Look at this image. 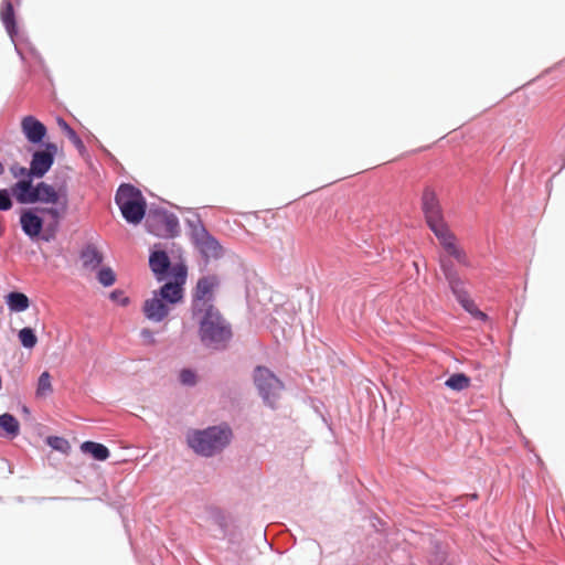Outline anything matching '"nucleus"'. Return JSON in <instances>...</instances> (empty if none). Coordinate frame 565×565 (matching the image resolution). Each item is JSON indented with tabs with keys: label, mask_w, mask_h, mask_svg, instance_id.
<instances>
[{
	"label": "nucleus",
	"mask_w": 565,
	"mask_h": 565,
	"mask_svg": "<svg viewBox=\"0 0 565 565\" xmlns=\"http://www.w3.org/2000/svg\"><path fill=\"white\" fill-rule=\"evenodd\" d=\"M13 200L11 189H0V212L10 211L13 206Z\"/></svg>",
	"instance_id": "35"
},
{
	"label": "nucleus",
	"mask_w": 565,
	"mask_h": 565,
	"mask_svg": "<svg viewBox=\"0 0 565 565\" xmlns=\"http://www.w3.org/2000/svg\"><path fill=\"white\" fill-rule=\"evenodd\" d=\"M20 345L26 350H32L38 344V335L32 327H24L18 332Z\"/></svg>",
	"instance_id": "27"
},
{
	"label": "nucleus",
	"mask_w": 565,
	"mask_h": 565,
	"mask_svg": "<svg viewBox=\"0 0 565 565\" xmlns=\"http://www.w3.org/2000/svg\"><path fill=\"white\" fill-rule=\"evenodd\" d=\"M215 539L226 540L228 544V550L235 554H238L242 551L243 544V533L238 526H231L225 532L220 535H214Z\"/></svg>",
	"instance_id": "22"
},
{
	"label": "nucleus",
	"mask_w": 565,
	"mask_h": 565,
	"mask_svg": "<svg viewBox=\"0 0 565 565\" xmlns=\"http://www.w3.org/2000/svg\"><path fill=\"white\" fill-rule=\"evenodd\" d=\"M524 445H525V447L530 446V441L526 438H524Z\"/></svg>",
	"instance_id": "45"
},
{
	"label": "nucleus",
	"mask_w": 565,
	"mask_h": 565,
	"mask_svg": "<svg viewBox=\"0 0 565 565\" xmlns=\"http://www.w3.org/2000/svg\"><path fill=\"white\" fill-rule=\"evenodd\" d=\"M439 243L449 255V258H455L459 264L469 266L466 252L457 245L456 235L451 232L445 237H439Z\"/></svg>",
	"instance_id": "18"
},
{
	"label": "nucleus",
	"mask_w": 565,
	"mask_h": 565,
	"mask_svg": "<svg viewBox=\"0 0 565 565\" xmlns=\"http://www.w3.org/2000/svg\"><path fill=\"white\" fill-rule=\"evenodd\" d=\"M206 511L209 520L217 526L220 534L231 527L227 522V516L221 508L211 505L207 507Z\"/></svg>",
	"instance_id": "25"
},
{
	"label": "nucleus",
	"mask_w": 565,
	"mask_h": 565,
	"mask_svg": "<svg viewBox=\"0 0 565 565\" xmlns=\"http://www.w3.org/2000/svg\"><path fill=\"white\" fill-rule=\"evenodd\" d=\"M115 203L122 218L131 225L140 224L148 212L147 200L141 190L131 183H121L118 186Z\"/></svg>",
	"instance_id": "5"
},
{
	"label": "nucleus",
	"mask_w": 565,
	"mask_h": 565,
	"mask_svg": "<svg viewBox=\"0 0 565 565\" xmlns=\"http://www.w3.org/2000/svg\"><path fill=\"white\" fill-rule=\"evenodd\" d=\"M21 4V0H2L0 6V19L9 34L11 41L14 43V50L22 62L26 61L25 51L15 42L19 33L15 7Z\"/></svg>",
	"instance_id": "12"
},
{
	"label": "nucleus",
	"mask_w": 565,
	"mask_h": 565,
	"mask_svg": "<svg viewBox=\"0 0 565 565\" xmlns=\"http://www.w3.org/2000/svg\"><path fill=\"white\" fill-rule=\"evenodd\" d=\"M148 265L156 281L162 285L143 302L142 312L149 321L159 323L184 299L188 265L183 259L172 263L160 243L150 248Z\"/></svg>",
	"instance_id": "1"
},
{
	"label": "nucleus",
	"mask_w": 565,
	"mask_h": 565,
	"mask_svg": "<svg viewBox=\"0 0 565 565\" xmlns=\"http://www.w3.org/2000/svg\"><path fill=\"white\" fill-rule=\"evenodd\" d=\"M52 376L49 371H43L38 377L35 395L38 397H44L53 392Z\"/></svg>",
	"instance_id": "29"
},
{
	"label": "nucleus",
	"mask_w": 565,
	"mask_h": 565,
	"mask_svg": "<svg viewBox=\"0 0 565 565\" xmlns=\"http://www.w3.org/2000/svg\"><path fill=\"white\" fill-rule=\"evenodd\" d=\"M179 382L186 387H193L199 382L198 373L194 369L183 367L179 372Z\"/></svg>",
	"instance_id": "33"
},
{
	"label": "nucleus",
	"mask_w": 565,
	"mask_h": 565,
	"mask_svg": "<svg viewBox=\"0 0 565 565\" xmlns=\"http://www.w3.org/2000/svg\"><path fill=\"white\" fill-rule=\"evenodd\" d=\"M420 201L425 222H429L434 218L440 220V216L444 215V211L437 193L433 188L426 186L424 189Z\"/></svg>",
	"instance_id": "15"
},
{
	"label": "nucleus",
	"mask_w": 565,
	"mask_h": 565,
	"mask_svg": "<svg viewBox=\"0 0 565 565\" xmlns=\"http://www.w3.org/2000/svg\"><path fill=\"white\" fill-rule=\"evenodd\" d=\"M459 305L462 307V309L468 312L471 317L475 319L486 322L489 320V316L480 310L476 302L469 297L466 300L459 302Z\"/></svg>",
	"instance_id": "31"
},
{
	"label": "nucleus",
	"mask_w": 565,
	"mask_h": 565,
	"mask_svg": "<svg viewBox=\"0 0 565 565\" xmlns=\"http://www.w3.org/2000/svg\"><path fill=\"white\" fill-rule=\"evenodd\" d=\"M198 322L199 338L205 347L214 349H224L225 344L233 337L232 327L226 322L215 306H210L203 311Z\"/></svg>",
	"instance_id": "4"
},
{
	"label": "nucleus",
	"mask_w": 565,
	"mask_h": 565,
	"mask_svg": "<svg viewBox=\"0 0 565 565\" xmlns=\"http://www.w3.org/2000/svg\"><path fill=\"white\" fill-rule=\"evenodd\" d=\"M218 285L220 279L216 275H206L198 279L191 299V313L193 318L206 311L210 306H214V292Z\"/></svg>",
	"instance_id": "9"
},
{
	"label": "nucleus",
	"mask_w": 565,
	"mask_h": 565,
	"mask_svg": "<svg viewBox=\"0 0 565 565\" xmlns=\"http://www.w3.org/2000/svg\"><path fill=\"white\" fill-rule=\"evenodd\" d=\"M109 299L121 307H126L130 303L129 297L125 295V291L121 289H114L109 292Z\"/></svg>",
	"instance_id": "36"
},
{
	"label": "nucleus",
	"mask_w": 565,
	"mask_h": 565,
	"mask_svg": "<svg viewBox=\"0 0 565 565\" xmlns=\"http://www.w3.org/2000/svg\"><path fill=\"white\" fill-rule=\"evenodd\" d=\"M35 147L31 154L30 167L36 179H42L53 167L58 149L52 141Z\"/></svg>",
	"instance_id": "11"
},
{
	"label": "nucleus",
	"mask_w": 565,
	"mask_h": 565,
	"mask_svg": "<svg viewBox=\"0 0 565 565\" xmlns=\"http://www.w3.org/2000/svg\"><path fill=\"white\" fill-rule=\"evenodd\" d=\"M426 224H427L428 228L434 233V235L436 236V238L438 241H439V237H445L449 233H451L448 224L445 221L444 215L440 216V220L434 218L429 222H426Z\"/></svg>",
	"instance_id": "30"
},
{
	"label": "nucleus",
	"mask_w": 565,
	"mask_h": 565,
	"mask_svg": "<svg viewBox=\"0 0 565 565\" xmlns=\"http://www.w3.org/2000/svg\"><path fill=\"white\" fill-rule=\"evenodd\" d=\"M463 498H466L467 500L475 501V500H478L479 495L477 492H473V493L466 494Z\"/></svg>",
	"instance_id": "40"
},
{
	"label": "nucleus",
	"mask_w": 565,
	"mask_h": 565,
	"mask_svg": "<svg viewBox=\"0 0 565 565\" xmlns=\"http://www.w3.org/2000/svg\"><path fill=\"white\" fill-rule=\"evenodd\" d=\"M95 271L97 281L105 288L111 287L117 280L116 273L109 266L102 265Z\"/></svg>",
	"instance_id": "28"
},
{
	"label": "nucleus",
	"mask_w": 565,
	"mask_h": 565,
	"mask_svg": "<svg viewBox=\"0 0 565 565\" xmlns=\"http://www.w3.org/2000/svg\"><path fill=\"white\" fill-rule=\"evenodd\" d=\"M90 138H92V140L97 145V147L100 149V151H102L105 156H107V157H108V158H110V159H114V156L111 154V152H110L107 148H105V147H104V145H103V143L97 139V137H96V136L92 135V137H90Z\"/></svg>",
	"instance_id": "38"
},
{
	"label": "nucleus",
	"mask_w": 565,
	"mask_h": 565,
	"mask_svg": "<svg viewBox=\"0 0 565 565\" xmlns=\"http://www.w3.org/2000/svg\"><path fill=\"white\" fill-rule=\"evenodd\" d=\"M81 451L97 461H105L110 457V450L102 443L85 440L79 446Z\"/></svg>",
	"instance_id": "19"
},
{
	"label": "nucleus",
	"mask_w": 565,
	"mask_h": 565,
	"mask_svg": "<svg viewBox=\"0 0 565 565\" xmlns=\"http://www.w3.org/2000/svg\"><path fill=\"white\" fill-rule=\"evenodd\" d=\"M253 381L263 403L270 409H276L279 394L285 390L284 382L265 365L254 369Z\"/></svg>",
	"instance_id": "7"
},
{
	"label": "nucleus",
	"mask_w": 565,
	"mask_h": 565,
	"mask_svg": "<svg viewBox=\"0 0 565 565\" xmlns=\"http://www.w3.org/2000/svg\"><path fill=\"white\" fill-rule=\"evenodd\" d=\"M471 379L462 372L451 374L446 381L445 386L454 392H461L470 386Z\"/></svg>",
	"instance_id": "24"
},
{
	"label": "nucleus",
	"mask_w": 565,
	"mask_h": 565,
	"mask_svg": "<svg viewBox=\"0 0 565 565\" xmlns=\"http://www.w3.org/2000/svg\"><path fill=\"white\" fill-rule=\"evenodd\" d=\"M439 268L448 284L449 290L451 291L457 302L459 303L469 298V292L466 289V282L460 277L459 271L451 258L447 256H440Z\"/></svg>",
	"instance_id": "13"
},
{
	"label": "nucleus",
	"mask_w": 565,
	"mask_h": 565,
	"mask_svg": "<svg viewBox=\"0 0 565 565\" xmlns=\"http://www.w3.org/2000/svg\"><path fill=\"white\" fill-rule=\"evenodd\" d=\"M6 305L11 312H23L30 307L29 297L18 290L9 291L6 297Z\"/></svg>",
	"instance_id": "21"
},
{
	"label": "nucleus",
	"mask_w": 565,
	"mask_h": 565,
	"mask_svg": "<svg viewBox=\"0 0 565 565\" xmlns=\"http://www.w3.org/2000/svg\"><path fill=\"white\" fill-rule=\"evenodd\" d=\"M79 259L84 268L94 271L103 265L104 255L94 244L87 243L79 252Z\"/></svg>",
	"instance_id": "17"
},
{
	"label": "nucleus",
	"mask_w": 565,
	"mask_h": 565,
	"mask_svg": "<svg viewBox=\"0 0 565 565\" xmlns=\"http://www.w3.org/2000/svg\"><path fill=\"white\" fill-rule=\"evenodd\" d=\"M20 434V423L11 413L0 415V438L14 439Z\"/></svg>",
	"instance_id": "20"
},
{
	"label": "nucleus",
	"mask_w": 565,
	"mask_h": 565,
	"mask_svg": "<svg viewBox=\"0 0 565 565\" xmlns=\"http://www.w3.org/2000/svg\"><path fill=\"white\" fill-rule=\"evenodd\" d=\"M34 180H18L11 185L13 199L22 205L32 206Z\"/></svg>",
	"instance_id": "16"
},
{
	"label": "nucleus",
	"mask_w": 565,
	"mask_h": 565,
	"mask_svg": "<svg viewBox=\"0 0 565 565\" xmlns=\"http://www.w3.org/2000/svg\"><path fill=\"white\" fill-rule=\"evenodd\" d=\"M45 445H47L51 449L61 452L62 455H70L72 447L70 441L62 436L50 435L44 440Z\"/></svg>",
	"instance_id": "26"
},
{
	"label": "nucleus",
	"mask_w": 565,
	"mask_h": 565,
	"mask_svg": "<svg viewBox=\"0 0 565 565\" xmlns=\"http://www.w3.org/2000/svg\"><path fill=\"white\" fill-rule=\"evenodd\" d=\"M564 65H565V61H563V62H561L559 64H557L553 70H559V68H562Z\"/></svg>",
	"instance_id": "42"
},
{
	"label": "nucleus",
	"mask_w": 565,
	"mask_h": 565,
	"mask_svg": "<svg viewBox=\"0 0 565 565\" xmlns=\"http://www.w3.org/2000/svg\"><path fill=\"white\" fill-rule=\"evenodd\" d=\"M233 438L227 423L194 429L188 435L189 447L199 456L210 458L222 452Z\"/></svg>",
	"instance_id": "3"
},
{
	"label": "nucleus",
	"mask_w": 565,
	"mask_h": 565,
	"mask_svg": "<svg viewBox=\"0 0 565 565\" xmlns=\"http://www.w3.org/2000/svg\"><path fill=\"white\" fill-rule=\"evenodd\" d=\"M67 192L64 186L55 188L44 181L34 183L33 204L55 206L63 209V213L67 212Z\"/></svg>",
	"instance_id": "10"
},
{
	"label": "nucleus",
	"mask_w": 565,
	"mask_h": 565,
	"mask_svg": "<svg viewBox=\"0 0 565 565\" xmlns=\"http://www.w3.org/2000/svg\"><path fill=\"white\" fill-rule=\"evenodd\" d=\"M11 174L18 180H34L36 177L33 174L32 168H25L19 163H13L10 167Z\"/></svg>",
	"instance_id": "34"
},
{
	"label": "nucleus",
	"mask_w": 565,
	"mask_h": 565,
	"mask_svg": "<svg viewBox=\"0 0 565 565\" xmlns=\"http://www.w3.org/2000/svg\"><path fill=\"white\" fill-rule=\"evenodd\" d=\"M190 228V238L199 249L201 256L209 260L211 257L220 259L224 255V250L218 239L213 236L198 216L195 221H186Z\"/></svg>",
	"instance_id": "8"
},
{
	"label": "nucleus",
	"mask_w": 565,
	"mask_h": 565,
	"mask_svg": "<svg viewBox=\"0 0 565 565\" xmlns=\"http://www.w3.org/2000/svg\"><path fill=\"white\" fill-rule=\"evenodd\" d=\"M143 220L146 231L156 237L172 239L180 235L178 216L162 206L152 204Z\"/></svg>",
	"instance_id": "6"
},
{
	"label": "nucleus",
	"mask_w": 565,
	"mask_h": 565,
	"mask_svg": "<svg viewBox=\"0 0 565 565\" xmlns=\"http://www.w3.org/2000/svg\"><path fill=\"white\" fill-rule=\"evenodd\" d=\"M28 54L34 60L40 68H45V62L40 52L32 45L28 46Z\"/></svg>",
	"instance_id": "37"
},
{
	"label": "nucleus",
	"mask_w": 565,
	"mask_h": 565,
	"mask_svg": "<svg viewBox=\"0 0 565 565\" xmlns=\"http://www.w3.org/2000/svg\"><path fill=\"white\" fill-rule=\"evenodd\" d=\"M66 213L55 206H22L18 211L19 226L24 236L34 244L55 241Z\"/></svg>",
	"instance_id": "2"
},
{
	"label": "nucleus",
	"mask_w": 565,
	"mask_h": 565,
	"mask_svg": "<svg viewBox=\"0 0 565 565\" xmlns=\"http://www.w3.org/2000/svg\"><path fill=\"white\" fill-rule=\"evenodd\" d=\"M429 564L430 565H450L448 563V553L443 547L441 544L436 543L434 545L433 552L429 556Z\"/></svg>",
	"instance_id": "32"
},
{
	"label": "nucleus",
	"mask_w": 565,
	"mask_h": 565,
	"mask_svg": "<svg viewBox=\"0 0 565 565\" xmlns=\"http://www.w3.org/2000/svg\"><path fill=\"white\" fill-rule=\"evenodd\" d=\"M22 412L25 413V414H30V411H29V408L26 406L22 407Z\"/></svg>",
	"instance_id": "43"
},
{
	"label": "nucleus",
	"mask_w": 565,
	"mask_h": 565,
	"mask_svg": "<svg viewBox=\"0 0 565 565\" xmlns=\"http://www.w3.org/2000/svg\"><path fill=\"white\" fill-rule=\"evenodd\" d=\"M21 131L25 140L34 147L49 141L47 127L33 115H26L22 118Z\"/></svg>",
	"instance_id": "14"
},
{
	"label": "nucleus",
	"mask_w": 565,
	"mask_h": 565,
	"mask_svg": "<svg viewBox=\"0 0 565 565\" xmlns=\"http://www.w3.org/2000/svg\"><path fill=\"white\" fill-rule=\"evenodd\" d=\"M561 136H562L563 138H565V126H564V127L562 128V130H561Z\"/></svg>",
	"instance_id": "44"
},
{
	"label": "nucleus",
	"mask_w": 565,
	"mask_h": 565,
	"mask_svg": "<svg viewBox=\"0 0 565 565\" xmlns=\"http://www.w3.org/2000/svg\"><path fill=\"white\" fill-rule=\"evenodd\" d=\"M142 333L151 334L149 330H142Z\"/></svg>",
	"instance_id": "46"
},
{
	"label": "nucleus",
	"mask_w": 565,
	"mask_h": 565,
	"mask_svg": "<svg viewBox=\"0 0 565 565\" xmlns=\"http://www.w3.org/2000/svg\"><path fill=\"white\" fill-rule=\"evenodd\" d=\"M57 125L61 128V130L66 135V137L70 139V141L74 145V147L77 149L78 153L84 157L87 154V149L81 139V137L77 135V132L68 125V122L62 118H56Z\"/></svg>",
	"instance_id": "23"
},
{
	"label": "nucleus",
	"mask_w": 565,
	"mask_h": 565,
	"mask_svg": "<svg viewBox=\"0 0 565 565\" xmlns=\"http://www.w3.org/2000/svg\"><path fill=\"white\" fill-rule=\"evenodd\" d=\"M90 138H92V140L97 145V147L100 149V151H102L105 156H107V157H108V158H110V159H114V156L111 154V152H110L107 148H105V147H104V145H103V143L97 139V137H96V136L92 135V137H90Z\"/></svg>",
	"instance_id": "39"
},
{
	"label": "nucleus",
	"mask_w": 565,
	"mask_h": 565,
	"mask_svg": "<svg viewBox=\"0 0 565 565\" xmlns=\"http://www.w3.org/2000/svg\"><path fill=\"white\" fill-rule=\"evenodd\" d=\"M564 168H565V159H563L562 164L559 166L558 170L554 173V175L558 174Z\"/></svg>",
	"instance_id": "41"
}]
</instances>
